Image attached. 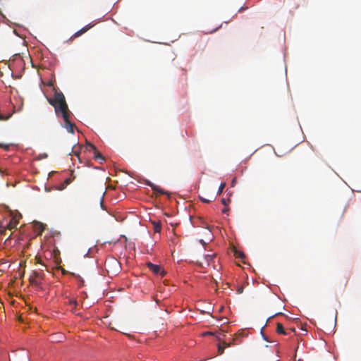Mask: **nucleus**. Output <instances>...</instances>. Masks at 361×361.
<instances>
[{
  "mask_svg": "<svg viewBox=\"0 0 361 361\" xmlns=\"http://www.w3.org/2000/svg\"><path fill=\"white\" fill-rule=\"evenodd\" d=\"M48 102L54 107L56 116L61 114L64 126L63 127L70 133H74L75 124L70 121V111L66 102L65 97L61 92L56 91L53 97L47 98Z\"/></svg>",
  "mask_w": 361,
  "mask_h": 361,
  "instance_id": "nucleus-1",
  "label": "nucleus"
},
{
  "mask_svg": "<svg viewBox=\"0 0 361 361\" xmlns=\"http://www.w3.org/2000/svg\"><path fill=\"white\" fill-rule=\"evenodd\" d=\"M18 221L16 220V217H12L9 222L6 224V226H3L2 224L0 225V233L3 234L6 229L12 230L13 228H16L18 225Z\"/></svg>",
  "mask_w": 361,
  "mask_h": 361,
  "instance_id": "nucleus-2",
  "label": "nucleus"
},
{
  "mask_svg": "<svg viewBox=\"0 0 361 361\" xmlns=\"http://www.w3.org/2000/svg\"><path fill=\"white\" fill-rule=\"evenodd\" d=\"M146 264L149 269L152 271L154 274H160L162 277L166 274V271L162 269L161 266L154 264L152 262H147Z\"/></svg>",
  "mask_w": 361,
  "mask_h": 361,
  "instance_id": "nucleus-3",
  "label": "nucleus"
},
{
  "mask_svg": "<svg viewBox=\"0 0 361 361\" xmlns=\"http://www.w3.org/2000/svg\"><path fill=\"white\" fill-rule=\"evenodd\" d=\"M42 276L37 272H34L29 279L30 284L39 286L41 284Z\"/></svg>",
  "mask_w": 361,
  "mask_h": 361,
  "instance_id": "nucleus-4",
  "label": "nucleus"
},
{
  "mask_svg": "<svg viewBox=\"0 0 361 361\" xmlns=\"http://www.w3.org/2000/svg\"><path fill=\"white\" fill-rule=\"evenodd\" d=\"M32 228L36 235H39L42 233L45 228V225L41 222L34 221L32 223Z\"/></svg>",
  "mask_w": 361,
  "mask_h": 361,
  "instance_id": "nucleus-5",
  "label": "nucleus"
},
{
  "mask_svg": "<svg viewBox=\"0 0 361 361\" xmlns=\"http://www.w3.org/2000/svg\"><path fill=\"white\" fill-rule=\"evenodd\" d=\"M93 26H94V24H92V23H89L88 25L84 26L80 30H78L75 33H74L73 35L71 37V39L80 37V35H82V34H84L87 31H88Z\"/></svg>",
  "mask_w": 361,
  "mask_h": 361,
  "instance_id": "nucleus-6",
  "label": "nucleus"
},
{
  "mask_svg": "<svg viewBox=\"0 0 361 361\" xmlns=\"http://www.w3.org/2000/svg\"><path fill=\"white\" fill-rule=\"evenodd\" d=\"M145 183L149 185L154 192H157L161 195H167L168 192L164 190L162 188H159L157 185H155L154 183H152L151 181L146 180Z\"/></svg>",
  "mask_w": 361,
  "mask_h": 361,
  "instance_id": "nucleus-7",
  "label": "nucleus"
},
{
  "mask_svg": "<svg viewBox=\"0 0 361 361\" xmlns=\"http://www.w3.org/2000/svg\"><path fill=\"white\" fill-rule=\"evenodd\" d=\"M87 147H90L94 151V157L95 159L104 160L102 154L97 149L96 147L92 144H88Z\"/></svg>",
  "mask_w": 361,
  "mask_h": 361,
  "instance_id": "nucleus-8",
  "label": "nucleus"
},
{
  "mask_svg": "<svg viewBox=\"0 0 361 361\" xmlns=\"http://www.w3.org/2000/svg\"><path fill=\"white\" fill-rule=\"evenodd\" d=\"M80 148H81L80 145L74 146L72 148L71 152L68 153V154L71 155V153H73L75 156H76L80 159Z\"/></svg>",
  "mask_w": 361,
  "mask_h": 361,
  "instance_id": "nucleus-9",
  "label": "nucleus"
},
{
  "mask_svg": "<svg viewBox=\"0 0 361 361\" xmlns=\"http://www.w3.org/2000/svg\"><path fill=\"white\" fill-rule=\"evenodd\" d=\"M276 332L279 334H288V333L285 331L283 324L281 323H277Z\"/></svg>",
  "mask_w": 361,
  "mask_h": 361,
  "instance_id": "nucleus-10",
  "label": "nucleus"
},
{
  "mask_svg": "<svg viewBox=\"0 0 361 361\" xmlns=\"http://www.w3.org/2000/svg\"><path fill=\"white\" fill-rule=\"evenodd\" d=\"M234 255L236 258H240L241 259H243L245 258V254L240 251V250H236L235 248H234Z\"/></svg>",
  "mask_w": 361,
  "mask_h": 361,
  "instance_id": "nucleus-11",
  "label": "nucleus"
},
{
  "mask_svg": "<svg viewBox=\"0 0 361 361\" xmlns=\"http://www.w3.org/2000/svg\"><path fill=\"white\" fill-rule=\"evenodd\" d=\"M154 230L155 232H160L161 226V224L159 222H154Z\"/></svg>",
  "mask_w": 361,
  "mask_h": 361,
  "instance_id": "nucleus-12",
  "label": "nucleus"
},
{
  "mask_svg": "<svg viewBox=\"0 0 361 361\" xmlns=\"http://www.w3.org/2000/svg\"><path fill=\"white\" fill-rule=\"evenodd\" d=\"M224 345H221V344H219L218 345V353L219 355H221L224 353Z\"/></svg>",
  "mask_w": 361,
  "mask_h": 361,
  "instance_id": "nucleus-13",
  "label": "nucleus"
},
{
  "mask_svg": "<svg viewBox=\"0 0 361 361\" xmlns=\"http://www.w3.org/2000/svg\"><path fill=\"white\" fill-rule=\"evenodd\" d=\"M226 187V183H221V184L220 185L219 188V190H218V192H217V195H220L221 194L223 190L224 189V188Z\"/></svg>",
  "mask_w": 361,
  "mask_h": 361,
  "instance_id": "nucleus-14",
  "label": "nucleus"
},
{
  "mask_svg": "<svg viewBox=\"0 0 361 361\" xmlns=\"http://www.w3.org/2000/svg\"><path fill=\"white\" fill-rule=\"evenodd\" d=\"M201 201L202 202H204V203H209V202H212V201H214L215 200V197H213L212 200H209V199H207V198H204V197H200Z\"/></svg>",
  "mask_w": 361,
  "mask_h": 361,
  "instance_id": "nucleus-15",
  "label": "nucleus"
},
{
  "mask_svg": "<svg viewBox=\"0 0 361 361\" xmlns=\"http://www.w3.org/2000/svg\"><path fill=\"white\" fill-rule=\"evenodd\" d=\"M11 116V114H8L7 116H4L0 114V121H7L10 118Z\"/></svg>",
  "mask_w": 361,
  "mask_h": 361,
  "instance_id": "nucleus-16",
  "label": "nucleus"
},
{
  "mask_svg": "<svg viewBox=\"0 0 361 361\" xmlns=\"http://www.w3.org/2000/svg\"><path fill=\"white\" fill-rule=\"evenodd\" d=\"M214 256V255H207L205 256V259H207L208 264H209V262L213 259Z\"/></svg>",
  "mask_w": 361,
  "mask_h": 361,
  "instance_id": "nucleus-17",
  "label": "nucleus"
},
{
  "mask_svg": "<svg viewBox=\"0 0 361 361\" xmlns=\"http://www.w3.org/2000/svg\"><path fill=\"white\" fill-rule=\"evenodd\" d=\"M68 303H69L70 305H73L74 307H75V306L78 304L77 300H75V299H70L69 301H68Z\"/></svg>",
  "mask_w": 361,
  "mask_h": 361,
  "instance_id": "nucleus-18",
  "label": "nucleus"
},
{
  "mask_svg": "<svg viewBox=\"0 0 361 361\" xmlns=\"http://www.w3.org/2000/svg\"><path fill=\"white\" fill-rule=\"evenodd\" d=\"M243 290H244L243 286H239V287H238V288H237V293H238V294H241V293H243Z\"/></svg>",
  "mask_w": 361,
  "mask_h": 361,
  "instance_id": "nucleus-19",
  "label": "nucleus"
},
{
  "mask_svg": "<svg viewBox=\"0 0 361 361\" xmlns=\"http://www.w3.org/2000/svg\"><path fill=\"white\" fill-rule=\"evenodd\" d=\"M223 345H224V347H230L231 345V343L224 342Z\"/></svg>",
  "mask_w": 361,
  "mask_h": 361,
  "instance_id": "nucleus-20",
  "label": "nucleus"
},
{
  "mask_svg": "<svg viewBox=\"0 0 361 361\" xmlns=\"http://www.w3.org/2000/svg\"><path fill=\"white\" fill-rule=\"evenodd\" d=\"M228 210H229V209L228 207H225L224 209H223L222 212L224 214H227Z\"/></svg>",
  "mask_w": 361,
  "mask_h": 361,
  "instance_id": "nucleus-21",
  "label": "nucleus"
},
{
  "mask_svg": "<svg viewBox=\"0 0 361 361\" xmlns=\"http://www.w3.org/2000/svg\"><path fill=\"white\" fill-rule=\"evenodd\" d=\"M71 179H70V178H67V179H66V180H65V183H66V185L70 184V183H71Z\"/></svg>",
  "mask_w": 361,
  "mask_h": 361,
  "instance_id": "nucleus-22",
  "label": "nucleus"
},
{
  "mask_svg": "<svg viewBox=\"0 0 361 361\" xmlns=\"http://www.w3.org/2000/svg\"><path fill=\"white\" fill-rule=\"evenodd\" d=\"M221 202H222V204H224V205H226V204H227L226 200L224 198L221 200Z\"/></svg>",
  "mask_w": 361,
  "mask_h": 361,
  "instance_id": "nucleus-23",
  "label": "nucleus"
},
{
  "mask_svg": "<svg viewBox=\"0 0 361 361\" xmlns=\"http://www.w3.org/2000/svg\"><path fill=\"white\" fill-rule=\"evenodd\" d=\"M0 147H3V145L2 144H0Z\"/></svg>",
  "mask_w": 361,
  "mask_h": 361,
  "instance_id": "nucleus-24",
  "label": "nucleus"
}]
</instances>
